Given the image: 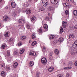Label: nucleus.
<instances>
[{
    "mask_svg": "<svg viewBox=\"0 0 77 77\" xmlns=\"http://www.w3.org/2000/svg\"><path fill=\"white\" fill-rule=\"evenodd\" d=\"M74 48V49L72 48L70 50V54H72V55L75 54V53L77 54V48Z\"/></svg>",
    "mask_w": 77,
    "mask_h": 77,
    "instance_id": "1",
    "label": "nucleus"
},
{
    "mask_svg": "<svg viewBox=\"0 0 77 77\" xmlns=\"http://www.w3.org/2000/svg\"><path fill=\"white\" fill-rule=\"evenodd\" d=\"M41 62L43 65H46L47 64V60L45 57L42 58L41 60Z\"/></svg>",
    "mask_w": 77,
    "mask_h": 77,
    "instance_id": "2",
    "label": "nucleus"
},
{
    "mask_svg": "<svg viewBox=\"0 0 77 77\" xmlns=\"http://www.w3.org/2000/svg\"><path fill=\"white\" fill-rule=\"evenodd\" d=\"M43 5L44 6H47L48 3L47 0H43L42 1Z\"/></svg>",
    "mask_w": 77,
    "mask_h": 77,
    "instance_id": "3",
    "label": "nucleus"
},
{
    "mask_svg": "<svg viewBox=\"0 0 77 77\" xmlns=\"http://www.w3.org/2000/svg\"><path fill=\"white\" fill-rule=\"evenodd\" d=\"M62 24L63 25V28H66L67 26V23L65 21H64L62 22Z\"/></svg>",
    "mask_w": 77,
    "mask_h": 77,
    "instance_id": "4",
    "label": "nucleus"
},
{
    "mask_svg": "<svg viewBox=\"0 0 77 77\" xmlns=\"http://www.w3.org/2000/svg\"><path fill=\"white\" fill-rule=\"evenodd\" d=\"M72 45L74 48H77V40H76L75 42L74 43L72 44Z\"/></svg>",
    "mask_w": 77,
    "mask_h": 77,
    "instance_id": "5",
    "label": "nucleus"
},
{
    "mask_svg": "<svg viewBox=\"0 0 77 77\" xmlns=\"http://www.w3.org/2000/svg\"><path fill=\"white\" fill-rule=\"evenodd\" d=\"M51 3L54 5H57L58 3V2L57 0H51Z\"/></svg>",
    "mask_w": 77,
    "mask_h": 77,
    "instance_id": "6",
    "label": "nucleus"
},
{
    "mask_svg": "<svg viewBox=\"0 0 77 77\" xmlns=\"http://www.w3.org/2000/svg\"><path fill=\"white\" fill-rule=\"evenodd\" d=\"M3 20L4 21H7L9 20V17L7 16H5L3 17Z\"/></svg>",
    "mask_w": 77,
    "mask_h": 77,
    "instance_id": "7",
    "label": "nucleus"
},
{
    "mask_svg": "<svg viewBox=\"0 0 77 77\" xmlns=\"http://www.w3.org/2000/svg\"><path fill=\"white\" fill-rule=\"evenodd\" d=\"M11 5L13 8H14L16 6V4L14 2H12L11 3Z\"/></svg>",
    "mask_w": 77,
    "mask_h": 77,
    "instance_id": "8",
    "label": "nucleus"
},
{
    "mask_svg": "<svg viewBox=\"0 0 77 77\" xmlns=\"http://www.w3.org/2000/svg\"><path fill=\"white\" fill-rule=\"evenodd\" d=\"M12 15L13 17H16L17 15V12L16 11H14L12 13Z\"/></svg>",
    "mask_w": 77,
    "mask_h": 77,
    "instance_id": "9",
    "label": "nucleus"
},
{
    "mask_svg": "<svg viewBox=\"0 0 77 77\" xmlns=\"http://www.w3.org/2000/svg\"><path fill=\"white\" fill-rule=\"evenodd\" d=\"M63 41H64V39H63V38L62 37L60 38L58 40V41L60 42V43L62 42H63Z\"/></svg>",
    "mask_w": 77,
    "mask_h": 77,
    "instance_id": "10",
    "label": "nucleus"
},
{
    "mask_svg": "<svg viewBox=\"0 0 77 77\" xmlns=\"http://www.w3.org/2000/svg\"><path fill=\"white\" fill-rule=\"evenodd\" d=\"M19 23L20 24H22V23H23V22H24V20L23 19H20L19 20Z\"/></svg>",
    "mask_w": 77,
    "mask_h": 77,
    "instance_id": "11",
    "label": "nucleus"
},
{
    "mask_svg": "<svg viewBox=\"0 0 77 77\" xmlns=\"http://www.w3.org/2000/svg\"><path fill=\"white\" fill-rule=\"evenodd\" d=\"M29 55L34 56L36 55V53L35 51H32L29 53Z\"/></svg>",
    "mask_w": 77,
    "mask_h": 77,
    "instance_id": "12",
    "label": "nucleus"
},
{
    "mask_svg": "<svg viewBox=\"0 0 77 77\" xmlns=\"http://www.w3.org/2000/svg\"><path fill=\"white\" fill-rule=\"evenodd\" d=\"M18 64L17 62H16L14 63L13 66L14 68H16L18 66Z\"/></svg>",
    "mask_w": 77,
    "mask_h": 77,
    "instance_id": "13",
    "label": "nucleus"
},
{
    "mask_svg": "<svg viewBox=\"0 0 77 77\" xmlns=\"http://www.w3.org/2000/svg\"><path fill=\"white\" fill-rule=\"evenodd\" d=\"M54 53L56 54H59V50H58L57 49H56L54 51Z\"/></svg>",
    "mask_w": 77,
    "mask_h": 77,
    "instance_id": "14",
    "label": "nucleus"
},
{
    "mask_svg": "<svg viewBox=\"0 0 77 77\" xmlns=\"http://www.w3.org/2000/svg\"><path fill=\"white\" fill-rule=\"evenodd\" d=\"M54 69V68L53 67H51L49 68H48V70L49 72H51Z\"/></svg>",
    "mask_w": 77,
    "mask_h": 77,
    "instance_id": "15",
    "label": "nucleus"
},
{
    "mask_svg": "<svg viewBox=\"0 0 77 77\" xmlns=\"http://www.w3.org/2000/svg\"><path fill=\"white\" fill-rule=\"evenodd\" d=\"M69 66H72L73 65V63L72 61H70L68 63Z\"/></svg>",
    "mask_w": 77,
    "mask_h": 77,
    "instance_id": "16",
    "label": "nucleus"
},
{
    "mask_svg": "<svg viewBox=\"0 0 77 77\" xmlns=\"http://www.w3.org/2000/svg\"><path fill=\"white\" fill-rule=\"evenodd\" d=\"M26 36H21L20 37V38L22 39V40H24V39H26Z\"/></svg>",
    "mask_w": 77,
    "mask_h": 77,
    "instance_id": "17",
    "label": "nucleus"
},
{
    "mask_svg": "<svg viewBox=\"0 0 77 77\" xmlns=\"http://www.w3.org/2000/svg\"><path fill=\"white\" fill-rule=\"evenodd\" d=\"M29 64L31 66H33L34 65V63L32 61H30L29 63Z\"/></svg>",
    "mask_w": 77,
    "mask_h": 77,
    "instance_id": "18",
    "label": "nucleus"
},
{
    "mask_svg": "<svg viewBox=\"0 0 77 77\" xmlns=\"http://www.w3.org/2000/svg\"><path fill=\"white\" fill-rule=\"evenodd\" d=\"M52 54H53V53H51L50 54V56L49 57V58L50 60H51L53 58V56H52Z\"/></svg>",
    "mask_w": 77,
    "mask_h": 77,
    "instance_id": "19",
    "label": "nucleus"
},
{
    "mask_svg": "<svg viewBox=\"0 0 77 77\" xmlns=\"http://www.w3.org/2000/svg\"><path fill=\"white\" fill-rule=\"evenodd\" d=\"M32 39H35V38H36V35H35V33H33L32 35Z\"/></svg>",
    "mask_w": 77,
    "mask_h": 77,
    "instance_id": "20",
    "label": "nucleus"
},
{
    "mask_svg": "<svg viewBox=\"0 0 77 77\" xmlns=\"http://www.w3.org/2000/svg\"><path fill=\"white\" fill-rule=\"evenodd\" d=\"M73 14L75 16H77V10H74L73 11Z\"/></svg>",
    "mask_w": 77,
    "mask_h": 77,
    "instance_id": "21",
    "label": "nucleus"
},
{
    "mask_svg": "<svg viewBox=\"0 0 77 77\" xmlns=\"http://www.w3.org/2000/svg\"><path fill=\"white\" fill-rule=\"evenodd\" d=\"M36 44H37V42L35 41H34L32 42V46H34V45H36Z\"/></svg>",
    "mask_w": 77,
    "mask_h": 77,
    "instance_id": "22",
    "label": "nucleus"
},
{
    "mask_svg": "<svg viewBox=\"0 0 77 77\" xmlns=\"http://www.w3.org/2000/svg\"><path fill=\"white\" fill-rule=\"evenodd\" d=\"M9 32H7L5 33L4 35L5 36L9 37V35H9Z\"/></svg>",
    "mask_w": 77,
    "mask_h": 77,
    "instance_id": "23",
    "label": "nucleus"
},
{
    "mask_svg": "<svg viewBox=\"0 0 77 77\" xmlns=\"http://www.w3.org/2000/svg\"><path fill=\"white\" fill-rule=\"evenodd\" d=\"M1 75L3 77H5L6 76V74H5V72L2 71L1 72Z\"/></svg>",
    "mask_w": 77,
    "mask_h": 77,
    "instance_id": "24",
    "label": "nucleus"
},
{
    "mask_svg": "<svg viewBox=\"0 0 77 77\" xmlns=\"http://www.w3.org/2000/svg\"><path fill=\"white\" fill-rule=\"evenodd\" d=\"M31 13V11H30V9H29L26 11V14H30Z\"/></svg>",
    "mask_w": 77,
    "mask_h": 77,
    "instance_id": "25",
    "label": "nucleus"
},
{
    "mask_svg": "<svg viewBox=\"0 0 77 77\" xmlns=\"http://www.w3.org/2000/svg\"><path fill=\"white\" fill-rule=\"evenodd\" d=\"M6 46V44H3L1 46V48H3V49H5Z\"/></svg>",
    "mask_w": 77,
    "mask_h": 77,
    "instance_id": "26",
    "label": "nucleus"
},
{
    "mask_svg": "<svg viewBox=\"0 0 77 77\" xmlns=\"http://www.w3.org/2000/svg\"><path fill=\"white\" fill-rule=\"evenodd\" d=\"M45 9H44V8L41 7L39 9V11H44Z\"/></svg>",
    "mask_w": 77,
    "mask_h": 77,
    "instance_id": "27",
    "label": "nucleus"
},
{
    "mask_svg": "<svg viewBox=\"0 0 77 77\" xmlns=\"http://www.w3.org/2000/svg\"><path fill=\"white\" fill-rule=\"evenodd\" d=\"M25 50L24 49H21L20 51V54H23V53H24V51Z\"/></svg>",
    "mask_w": 77,
    "mask_h": 77,
    "instance_id": "28",
    "label": "nucleus"
},
{
    "mask_svg": "<svg viewBox=\"0 0 77 77\" xmlns=\"http://www.w3.org/2000/svg\"><path fill=\"white\" fill-rule=\"evenodd\" d=\"M14 42V38H10L9 40V42Z\"/></svg>",
    "mask_w": 77,
    "mask_h": 77,
    "instance_id": "29",
    "label": "nucleus"
},
{
    "mask_svg": "<svg viewBox=\"0 0 77 77\" xmlns=\"http://www.w3.org/2000/svg\"><path fill=\"white\" fill-rule=\"evenodd\" d=\"M44 28L45 29H47L48 28V25L47 24H45L44 26Z\"/></svg>",
    "mask_w": 77,
    "mask_h": 77,
    "instance_id": "30",
    "label": "nucleus"
},
{
    "mask_svg": "<svg viewBox=\"0 0 77 77\" xmlns=\"http://www.w3.org/2000/svg\"><path fill=\"white\" fill-rule=\"evenodd\" d=\"M35 19H36V17H35L33 16L32 17V18L31 19V21L32 22H33V21H34V20H35Z\"/></svg>",
    "mask_w": 77,
    "mask_h": 77,
    "instance_id": "31",
    "label": "nucleus"
},
{
    "mask_svg": "<svg viewBox=\"0 0 77 77\" xmlns=\"http://www.w3.org/2000/svg\"><path fill=\"white\" fill-rule=\"evenodd\" d=\"M49 10L50 11H53V8L51 6H50L49 7Z\"/></svg>",
    "mask_w": 77,
    "mask_h": 77,
    "instance_id": "32",
    "label": "nucleus"
},
{
    "mask_svg": "<svg viewBox=\"0 0 77 77\" xmlns=\"http://www.w3.org/2000/svg\"><path fill=\"white\" fill-rule=\"evenodd\" d=\"M38 32L39 33H42V29L39 28L38 29Z\"/></svg>",
    "mask_w": 77,
    "mask_h": 77,
    "instance_id": "33",
    "label": "nucleus"
},
{
    "mask_svg": "<svg viewBox=\"0 0 77 77\" xmlns=\"http://www.w3.org/2000/svg\"><path fill=\"white\" fill-rule=\"evenodd\" d=\"M54 38V35H51L50 36V39H53Z\"/></svg>",
    "mask_w": 77,
    "mask_h": 77,
    "instance_id": "34",
    "label": "nucleus"
},
{
    "mask_svg": "<svg viewBox=\"0 0 77 77\" xmlns=\"http://www.w3.org/2000/svg\"><path fill=\"white\" fill-rule=\"evenodd\" d=\"M65 13L66 15H68L69 14V11H68V10H66L65 11Z\"/></svg>",
    "mask_w": 77,
    "mask_h": 77,
    "instance_id": "35",
    "label": "nucleus"
},
{
    "mask_svg": "<svg viewBox=\"0 0 77 77\" xmlns=\"http://www.w3.org/2000/svg\"><path fill=\"white\" fill-rule=\"evenodd\" d=\"M10 52H11L10 50H8L7 51V56H10Z\"/></svg>",
    "mask_w": 77,
    "mask_h": 77,
    "instance_id": "36",
    "label": "nucleus"
},
{
    "mask_svg": "<svg viewBox=\"0 0 77 77\" xmlns=\"http://www.w3.org/2000/svg\"><path fill=\"white\" fill-rule=\"evenodd\" d=\"M39 74H40V72H38L36 74V77H39Z\"/></svg>",
    "mask_w": 77,
    "mask_h": 77,
    "instance_id": "37",
    "label": "nucleus"
},
{
    "mask_svg": "<svg viewBox=\"0 0 77 77\" xmlns=\"http://www.w3.org/2000/svg\"><path fill=\"white\" fill-rule=\"evenodd\" d=\"M26 28L28 29H30V26L29 25H26Z\"/></svg>",
    "mask_w": 77,
    "mask_h": 77,
    "instance_id": "38",
    "label": "nucleus"
},
{
    "mask_svg": "<svg viewBox=\"0 0 77 77\" xmlns=\"http://www.w3.org/2000/svg\"><path fill=\"white\" fill-rule=\"evenodd\" d=\"M68 4L67 3H64L63 4L64 6H65V7H66V6H68Z\"/></svg>",
    "mask_w": 77,
    "mask_h": 77,
    "instance_id": "39",
    "label": "nucleus"
},
{
    "mask_svg": "<svg viewBox=\"0 0 77 77\" xmlns=\"http://www.w3.org/2000/svg\"><path fill=\"white\" fill-rule=\"evenodd\" d=\"M70 36L71 38H75V36L73 34H70Z\"/></svg>",
    "mask_w": 77,
    "mask_h": 77,
    "instance_id": "40",
    "label": "nucleus"
},
{
    "mask_svg": "<svg viewBox=\"0 0 77 77\" xmlns=\"http://www.w3.org/2000/svg\"><path fill=\"white\" fill-rule=\"evenodd\" d=\"M63 28H62V27H61V29L60 30V33H62V32H63Z\"/></svg>",
    "mask_w": 77,
    "mask_h": 77,
    "instance_id": "41",
    "label": "nucleus"
},
{
    "mask_svg": "<svg viewBox=\"0 0 77 77\" xmlns=\"http://www.w3.org/2000/svg\"><path fill=\"white\" fill-rule=\"evenodd\" d=\"M43 51H46V48L44 46L43 47V49H42Z\"/></svg>",
    "mask_w": 77,
    "mask_h": 77,
    "instance_id": "42",
    "label": "nucleus"
},
{
    "mask_svg": "<svg viewBox=\"0 0 77 77\" xmlns=\"http://www.w3.org/2000/svg\"><path fill=\"white\" fill-rule=\"evenodd\" d=\"M18 54V52L17 51L14 52V55H17Z\"/></svg>",
    "mask_w": 77,
    "mask_h": 77,
    "instance_id": "43",
    "label": "nucleus"
},
{
    "mask_svg": "<svg viewBox=\"0 0 77 77\" xmlns=\"http://www.w3.org/2000/svg\"><path fill=\"white\" fill-rule=\"evenodd\" d=\"M18 27H20V28L21 29H22V28L23 27V26L22 25H19L18 26Z\"/></svg>",
    "mask_w": 77,
    "mask_h": 77,
    "instance_id": "44",
    "label": "nucleus"
},
{
    "mask_svg": "<svg viewBox=\"0 0 77 77\" xmlns=\"http://www.w3.org/2000/svg\"><path fill=\"white\" fill-rule=\"evenodd\" d=\"M72 68V67H66L65 68H64V69H71Z\"/></svg>",
    "mask_w": 77,
    "mask_h": 77,
    "instance_id": "45",
    "label": "nucleus"
},
{
    "mask_svg": "<svg viewBox=\"0 0 77 77\" xmlns=\"http://www.w3.org/2000/svg\"><path fill=\"white\" fill-rule=\"evenodd\" d=\"M57 77H63V75H62L59 74L57 75Z\"/></svg>",
    "mask_w": 77,
    "mask_h": 77,
    "instance_id": "46",
    "label": "nucleus"
},
{
    "mask_svg": "<svg viewBox=\"0 0 77 77\" xmlns=\"http://www.w3.org/2000/svg\"><path fill=\"white\" fill-rule=\"evenodd\" d=\"M21 45H22V44H21V42H20L18 44V45H19V46H21Z\"/></svg>",
    "mask_w": 77,
    "mask_h": 77,
    "instance_id": "47",
    "label": "nucleus"
},
{
    "mask_svg": "<svg viewBox=\"0 0 77 77\" xmlns=\"http://www.w3.org/2000/svg\"><path fill=\"white\" fill-rule=\"evenodd\" d=\"M66 8H70V7H71V5H70L69 4H68V5H67L66 6Z\"/></svg>",
    "mask_w": 77,
    "mask_h": 77,
    "instance_id": "48",
    "label": "nucleus"
},
{
    "mask_svg": "<svg viewBox=\"0 0 77 77\" xmlns=\"http://www.w3.org/2000/svg\"><path fill=\"white\" fill-rule=\"evenodd\" d=\"M66 77H69V73L66 74Z\"/></svg>",
    "mask_w": 77,
    "mask_h": 77,
    "instance_id": "49",
    "label": "nucleus"
},
{
    "mask_svg": "<svg viewBox=\"0 0 77 77\" xmlns=\"http://www.w3.org/2000/svg\"><path fill=\"white\" fill-rule=\"evenodd\" d=\"M25 6L26 7H27V6L28 7L29 6V4L27 3V4H25Z\"/></svg>",
    "mask_w": 77,
    "mask_h": 77,
    "instance_id": "50",
    "label": "nucleus"
},
{
    "mask_svg": "<svg viewBox=\"0 0 77 77\" xmlns=\"http://www.w3.org/2000/svg\"><path fill=\"white\" fill-rule=\"evenodd\" d=\"M71 38V35L68 36V38L69 39Z\"/></svg>",
    "mask_w": 77,
    "mask_h": 77,
    "instance_id": "51",
    "label": "nucleus"
},
{
    "mask_svg": "<svg viewBox=\"0 0 77 77\" xmlns=\"http://www.w3.org/2000/svg\"><path fill=\"white\" fill-rule=\"evenodd\" d=\"M17 11L18 12H20L21 11V10L20 9H18L17 10Z\"/></svg>",
    "mask_w": 77,
    "mask_h": 77,
    "instance_id": "52",
    "label": "nucleus"
},
{
    "mask_svg": "<svg viewBox=\"0 0 77 77\" xmlns=\"http://www.w3.org/2000/svg\"><path fill=\"white\" fill-rule=\"evenodd\" d=\"M75 65L76 66H77V62H75Z\"/></svg>",
    "mask_w": 77,
    "mask_h": 77,
    "instance_id": "53",
    "label": "nucleus"
},
{
    "mask_svg": "<svg viewBox=\"0 0 77 77\" xmlns=\"http://www.w3.org/2000/svg\"><path fill=\"white\" fill-rule=\"evenodd\" d=\"M72 3L74 5H76V2H75L74 1L72 2Z\"/></svg>",
    "mask_w": 77,
    "mask_h": 77,
    "instance_id": "54",
    "label": "nucleus"
},
{
    "mask_svg": "<svg viewBox=\"0 0 77 77\" xmlns=\"http://www.w3.org/2000/svg\"><path fill=\"white\" fill-rule=\"evenodd\" d=\"M75 29H77V25H76L75 26Z\"/></svg>",
    "mask_w": 77,
    "mask_h": 77,
    "instance_id": "55",
    "label": "nucleus"
},
{
    "mask_svg": "<svg viewBox=\"0 0 77 77\" xmlns=\"http://www.w3.org/2000/svg\"><path fill=\"white\" fill-rule=\"evenodd\" d=\"M69 2H72V0H69Z\"/></svg>",
    "mask_w": 77,
    "mask_h": 77,
    "instance_id": "56",
    "label": "nucleus"
},
{
    "mask_svg": "<svg viewBox=\"0 0 77 77\" xmlns=\"http://www.w3.org/2000/svg\"><path fill=\"white\" fill-rule=\"evenodd\" d=\"M46 19L49 20V18L48 17H46Z\"/></svg>",
    "mask_w": 77,
    "mask_h": 77,
    "instance_id": "57",
    "label": "nucleus"
},
{
    "mask_svg": "<svg viewBox=\"0 0 77 77\" xmlns=\"http://www.w3.org/2000/svg\"><path fill=\"white\" fill-rule=\"evenodd\" d=\"M32 42V40H30L29 41V43H30V44Z\"/></svg>",
    "mask_w": 77,
    "mask_h": 77,
    "instance_id": "58",
    "label": "nucleus"
},
{
    "mask_svg": "<svg viewBox=\"0 0 77 77\" xmlns=\"http://www.w3.org/2000/svg\"><path fill=\"white\" fill-rule=\"evenodd\" d=\"M28 1L29 2H32V0H28Z\"/></svg>",
    "mask_w": 77,
    "mask_h": 77,
    "instance_id": "59",
    "label": "nucleus"
},
{
    "mask_svg": "<svg viewBox=\"0 0 77 77\" xmlns=\"http://www.w3.org/2000/svg\"><path fill=\"white\" fill-rule=\"evenodd\" d=\"M5 8L6 9H8V7H6Z\"/></svg>",
    "mask_w": 77,
    "mask_h": 77,
    "instance_id": "60",
    "label": "nucleus"
},
{
    "mask_svg": "<svg viewBox=\"0 0 77 77\" xmlns=\"http://www.w3.org/2000/svg\"><path fill=\"white\" fill-rule=\"evenodd\" d=\"M7 69H8V70H9V69H10V68H9V67H8V68H7Z\"/></svg>",
    "mask_w": 77,
    "mask_h": 77,
    "instance_id": "61",
    "label": "nucleus"
},
{
    "mask_svg": "<svg viewBox=\"0 0 77 77\" xmlns=\"http://www.w3.org/2000/svg\"><path fill=\"white\" fill-rule=\"evenodd\" d=\"M34 1L35 2H38V0H34Z\"/></svg>",
    "mask_w": 77,
    "mask_h": 77,
    "instance_id": "62",
    "label": "nucleus"
},
{
    "mask_svg": "<svg viewBox=\"0 0 77 77\" xmlns=\"http://www.w3.org/2000/svg\"><path fill=\"white\" fill-rule=\"evenodd\" d=\"M48 16H50V13H48Z\"/></svg>",
    "mask_w": 77,
    "mask_h": 77,
    "instance_id": "63",
    "label": "nucleus"
},
{
    "mask_svg": "<svg viewBox=\"0 0 77 77\" xmlns=\"http://www.w3.org/2000/svg\"><path fill=\"white\" fill-rule=\"evenodd\" d=\"M2 0H0V3H1L2 2Z\"/></svg>",
    "mask_w": 77,
    "mask_h": 77,
    "instance_id": "64",
    "label": "nucleus"
}]
</instances>
